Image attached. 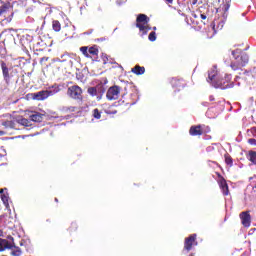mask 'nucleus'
<instances>
[{"instance_id":"obj_30","label":"nucleus","mask_w":256,"mask_h":256,"mask_svg":"<svg viewBox=\"0 0 256 256\" xmlns=\"http://www.w3.org/2000/svg\"><path fill=\"white\" fill-rule=\"evenodd\" d=\"M21 248H19V247H14V249H12V251H11V255H13V256H21Z\"/></svg>"},{"instance_id":"obj_18","label":"nucleus","mask_w":256,"mask_h":256,"mask_svg":"<svg viewBox=\"0 0 256 256\" xmlns=\"http://www.w3.org/2000/svg\"><path fill=\"white\" fill-rule=\"evenodd\" d=\"M3 191V189L0 190L2 202L5 205L6 209H9V196L3 193Z\"/></svg>"},{"instance_id":"obj_43","label":"nucleus","mask_w":256,"mask_h":256,"mask_svg":"<svg viewBox=\"0 0 256 256\" xmlns=\"http://www.w3.org/2000/svg\"><path fill=\"white\" fill-rule=\"evenodd\" d=\"M0 237H3V230H0Z\"/></svg>"},{"instance_id":"obj_31","label":"nucleus","mask_w":256,"mask_h":256,"mask_svg":"<svg viewBox=\"0 0 256 256\" xmlns=\"http://www.w3.org/2000/svg\"><path fill=\"white\" fill-rule=\"evenodd\" d=\"M231 8V0H225V4L223 6L224 13H227L229 9Z\"/></svg>"},{"instance_id":"obj_48","label":"nucleus","mask_w":256,"mask_h":256,"mask_svg":"<svg viewBox=\"0 0 256 256\" xmlns=\"http://www.w3.org/2000/svg\"><path fill=\"white\" fill-rule=\"evenodd\" d=\"M189 256H195V254L191 253V254H189Z\"/></svg>"},{"instance_id":"obj_15","label":"nucleus","mask_w":256,"mask_h":256,"mask_svg":"<svg viewBox=\"0 0 256 256\" xmlns=\"http://www.w3.org/2000/svg\"><path fill=\"white\" fill-rule=\"evenodd\" d=\"M132 73H134V75H144L145 74V67L140 66V65H136L131 69Z\"/></svg>"},{"instance_id":"obj_34","label":"nucleus","mask_w":256,"mask_h":256,"mask_svg":"<svg viewBox=\"0 0 256 256\" xmlns=\"http://www.w3.org/2000/svg\"><path fill=\"white\" fill-rule=\"evenodd\" d=\"M249 133H251V135L253 137H256V127H252L248 130Z\"/></svg>"},{"instance_id":"obj_2","label":"nucleus","mask_w":256,"mask_h":256,"mask_svg":"<svg viewBox=\"0 0 256 256\" xmlns=\"http://www.w3.org/2000/svg\"><path fill=\"white\" fill-rule=\"evenodd\" d=\"M150 19L146 14H138L136 18V27L139 29L142 35H147L149 31H151V27L149 26Z\"/></svg>"},{"instance_id":"obj_42","label":"nucleus","mask_w":256,"mask_h":256,"mask_svg":"<svg viewBox=\"0 0 256 256\" xmlns=\"http://www.w3.org/2000/svg\"><path fill=\"white\" fill-rule=\"evenodd\" d=\"M209 101H215V97L209 96Z\"/></svg>"},{"instance_id":"obj_12","label":"nucleus","mask_w":256,"mask_h":256,"mask_svg":"<svg viewBox=\"0 0 256 256\" xmlns=\"http://www.w3.org/2000/svg\"><path fill=\"white\" fill-rule=\"evenodd\" d=\"M0 65H1L2 75L4 77V80L8 82L10 79V76H9V68L7 67V63H5V61H1Z\"/></svg>"},{"instance_id":"obj_7","label":"nucleus","mask_w":256,"mask_h":256,"mask_svg":"<svg viewBox=\"0 0 256 256\" xmlns=\"http://www.w3.org/2000/svg\"><path fill=\"white\" fill-rule=\"evenodd\" d=\"M197 246V234H191L189 237H186L184 240V249L186 253L192 251L193 247Z\"/></svg>"},{"instance_id":"obj_37","label":"nucleus","mask_w":256,"mask_h":256,"mask_svg":"<svg viewBox=\"0 0 256 256\" xmlns=\"http://www.w3.org/2000/svg\"><path fill=\"white\" fill-rule=\"evenodd\" d=\"M107 83H109V80H107V78L102 79L101 85H107Z\"/></svg>"},{"instance_id":"obj_47","label":"nucleus","mask_w":256,"mask_h":256,"mask_svg":"<svg viewBox=\"0 0 256 256\" xmlns=\"http://www.w3.org/2000/svg\"><path fill=\"white\" fill-rule=\"evenodd\" d=\"M253 190L256 191V185L253 187Z\"/></svg>"},{"instance_id":"obj_29","label":"nucleus","mask_w":256,"mask_h":256,"mask_svg":"<svg viewBox=\"0 0 256 256\" xmlns=\"http://www.w3.org/2000/svg\"><path fill=\"white\" fill-rule=\"evenodd\" d=\"M92 115H93L94 119H101V112L99 111V108H95L92 111Z\"/></svg>"},{"instance_id":"obj_21","label":"nucleus","mask_w":256,"mask_h":256,"mask_svg":"<svg viewBox=\"0 0 256 256\" xmlns=\"http://www.w3.org/2000/svg\"><path fill=\"white\" fill-rule=\"evenodd\" d=\"M17 123H19V125H22L23 127H31V120L26 119V118H21L17 120Z\"/></svg>"},{"instance_id":"obj_40","label":"nucleus","mask_w":256,"mask_h":256,"mask_svg":"<svg viewBox=\"0 0 256 256\" xmlns=\"http://www.w3.org/2000/svg\"><path fill=\"white\" fill-rule=\"evenodd\" d=\"M167 5H173V0H165Z\"/></svg>"},{"instance_id":"obj_13","label":"nucleus","mask_w":256,"mask_h":256,"mask_svg":"<svg viewBox=\"0 0 256 256\" xmlns=\"http://www.w3.org/2000/svg\"><path fill=\"white\" fill-rule=\"evenodd\" d=\"M135 103H137V100L129 101L128 99H120L118 101L119 105H123L124 107H127V109H129V107H133V105H135Z\"/></svg>"},{"instance_id":"obj_26","label":"nucleus","mask_w":256,"mask_h":256,"mask_svg":"<svg viewBox=\"0 0 256 256\" xmlns=\"http://www.w3.org/2000/svg\"><path fill=\"white\" fill-rule=\"evenodd\" d=\"M224 158L226 165H228L229 167H233V158L231 157V155H229V153H226L224 155Z\"/></svg>"},{"instance_id":"obj_45","label":"nucleus","mask_w":256,"mask_h":256,"mask_svg":"<svg viewBox=\"0 0 256 256\" xmlns=\"http://www.w3.org/2000/svg\"><path fill=\"white\" fill-rule=\"evenodd\" d=\"M0 135H5V132H3V131H0Z\"/></svg>"},{"instance_id":"obj_41","label":"nucleus","mask_w":256,"mask_h":256,"mask_svg":"<svg viewBox=\"0 0 256 256\" xmlns=\"http://www.w3.org/2000/svg\"><path fill=\"white\" fill-rule=\"evenodd\" d=\"M198 1H199V0H192V4H193V5H197Z\"/></svg>"},{"instance_id":"obj_16","label":"nucleus","mask_w":256,"mask_h":256,"mask_svg":"<svg viewBox=\"0 0 256 256\" xmlns=\"http://www.w3.org/2000/svg\"><path fill=\"white\" fill-rule=\"evenodd\" d=\"M6 249H13V246L11 244H9V241L0 238V252L4 251Z\"/></svg>"},{"instance_id":"obj_9","label":"nucleus","mask_w":256,"mask_h":256,"mask_svg":"<svg viewBox=\"0 0 256 256\" xmlns=\"http://www.w3.org/2000/svg\"><path fill=\"white\" fill-rule=\"evenodd\" d=\"M204 133L202 125H193L189 129V135L192 137H201Z\"/></svg>"},{"instance_id":"obj_46","label":"nucleus","mask_w":256,"mask_h":256,"mask_svg":"<svg viewBox=\"0 0 256 256\" xmlns=\"http://www.w3.org/2000/svg\"><path fill=\"white\" fill-rule=\"evenodd\" d=\"M55 202H56V203H59V199L55 198Z\"/></svg>"},{"instance_id":"obj_44","label":"nucleus","mask_w":256,"mask_h":256,"mask_svg":"<svg viewBox=\"0 0 256 256\" xmlns=\"http://www.w3.org/2000/svg\"><path fill=\"white\" fill-rule=\"evenodd\" d=\"M101 93H105V88H102Z\"/></svg>"},{"instance_id":"obj_5","label":"nucleus","mask_w":256,"mask_h":256,"mask_svg":"<svg viewBox=\"0 0 256 256\" xmlns=\"http://www.w3.org/2000/svg\"><path fill=\"white\" fill-rule=\"evenodd\" d=\"M67 95L70 99H74L75 101H83V89L79 85L68 87Z\"/></svg>"},{"instance_id":"obj_11","label":"nucleus","mask_w":256,"mask_h":256,"mask_svg":"<svg viewBox=\"0 0 256 256\" xmlns=\"http://www.w3.org/2000/svg\"><path fill=\"white\" fill-rule=\"evenodd\" d=\"M219 177V187L222 189L223 195L227 196L229 195V185H227V180L221 174H218Z\"/></svg>"},{"instance_id":"obj_28","label":"nucleus","mask_w":256,"mask_h":256,"mask_svg":"<svg viewBox=\"0 0 256 256\" xmlns=\"http://www.w3.org/2000/svg\"><path fill=\"white\" fill-rule=\"evenodd\" d=\"M80 51H81L82 55H84V57H87V59H89V57H91V55H89V47L82 46V47H80Z\"/></svg>"},{"instance_id":"obj_36","label":"nucleus","mask_w":256,"mask_h":256,"mask_svg":"<svg viewBox=\"0 0 256 256\" xmlns=\"http://www.w3.org/2000/svg\"><path fill=\"white\" fill-rule=\"evenodd\" d=\"M77 229V223H72L71 226L69 227V231H76Z\"/></svg>"},{"instance_id":"obj_4","label":"nucleus","mask_w":256,"mask_h":256,"mask_svg":"<svg viewBox=\"0 0 256 256\" xmlns=\"http://www.w3.org/2000/svg\"><path fill=\"white\" fill-rule=\"evenodd\" d=\"M3 16L6 21H11L13 19V6L11 2H3L0 0V17Z\"/></svg>"},{"instance_id":"obj_35","label":"nucleus","mask_w":256,"mask_h":256,"mask_svg":"<svg viewBox=\"0 0 256 256\" xmlns=\"http://www.w3.org/2000/svg\"><path fill=\"white\" fill-rule=\"evenodd\" d=\"M248 143H249V145H254V147H256V139L255 138L248 139Z\"/></svg>"},{"instance_id":"obj_50","label":"nucleus","mask_w":256,"mask_h":256,"mask_svg":"<svg viewBox=\"0 0 256 256\" xmlns=\"http://www.w3.org/2000/svg\"><path fill=\"white\" fill-rule=\"evenodd\" d=\"M153 29H154V31H155V30L157 29V27H154Z\"/></svg>"},{"instance_id":"obj_19","label":"nucleus","mask_w":256,"mask_h":256,"mask_svg":"<svg viewBox=\"0 0 256 256\" xmlns=\"http://www.w3.org/2000/svg\"><path fill=\"white\" fill-rule=\"evenodd\" d=\"M171 85L174 89H181V87H183V83H181V80L177 78H173L171 80Z\"/></svg>"},{"instance_id":"obj_1","label":"nucleus","mask_w":256,"mask_h":256,"mask_svg":"<svg viewBox=\"0 0 256 256\" xmlns=\"http://www.w3.org/2000/svg\"><path fill=\"white\" fill-rule=\"evenodd\" d=\"M232 55L234 57V61L230 64L232 71H241L249 63V55L241 49L233 50Z\"/></svg>"},{"instance_id":"obj_3","label":"nucleus","mask_w":256,"mask_h":256,"mask_svg":"<svg viewBox=\"0 0 256 256\" xmlns=\"http://www.w3.org/2000/svg\"><path fill=\"white\" fill-rule=\"evenodd\" d=\"M217 75H218V71H217V67L213 66L209 71H208V83H211V85H213V87H215L216 89H227V87H229V84H227L226 86H223V81L221 82H217Z\"/></svg>"},{"instance_id":"obj_33","label":"nucleus","mask_w":256,"mask_h":256,"mask_svg":"<svg viewBox=\"0 0 256 256\" xmlns=\"http://www.w3.org/2000/svg\"><path fill=\"white\" fill-rule=\"evenodd\" d=\"M101 59L104 65H107L109 63V57L107 56V54H102Z\"/></svg>"},{"instance_id":"obj_10","label":"nucleus","mask_w":256,"mask_h":256,"mask_svg":"<svg viewBox=\"0 0 256 256\" xmlns=\"http://www.w3.org/2000/svg\"><path fill=\"white\" fill-rule=\"evenodd\" d=\"M239 217L243 227H251V214L249 211L241 212Z\"/></svg>"},{"instance_id":"obj_39","label":"nucleus","mask_w":256,"mask_h":256,"mask_svg":"<svg viewBox=\"0 0 256 256\" xmlns=\"http://www.w3.org/2000/svg\"><path fill=\"white\" fill-rule=\"evenodd\" d=\"M44 61H49V58H47V57L41 58L40 63H43Z\"/></svg>"},{"instance_id":"obj_22","label":"nucleus","mask_w":256,"mask_h":256,"mask_svg":"<svg viewBox=\"0 0 256 256\" xmlns=\"http://www.w3.org/2000/svg\"><path fill=\"white\" fill-rule=\"evenodd\" d=\"M5 129H15V122L12 120H6L2 123Z\"/></svg>"},{"instance_id":"obj_38","label":"nucleus","mask_w":256,"mask_h":256,"mask_svg":"<svg viewBox=\"0 0 256 256\" xmlns=\"http://www.w3.org/2000/svg\"><path fill=\"white\" fill-rule=\"evenodd\" d=\"M200 17H201V19H202L203 21H205V19H207V15H205V14H200Z\"/></svg>"},{"instance_id":"obj_6","label":"nucleus","mask_w":256,"mask_h":256,"mask_svg":"<svg viewBox=\"0 0 256 256\" xmlns=\"http://www.w3.org/2000/svg\"><path fill=\"white\" fill-rule=\"evenodd\" d=\"M119 95H121V87L117 85L111 86L106 92L108 101H117Z\"/></svg>"},{"instance_id":"obj_32","label":"nucleus","mask_w":256,"mask_h":256,"mask_svg":"<svg viewBox=\"0 0 256 256\" xmlns=\"http://www.w3.org/2000/svg\"><path fill=\"white\" fill-rule=\"evenodd\" d=\"M149 41H156L157 40V34L155 32H151L148 36Z\"/></svg>"},{"instance_id":"obj_24","label":"nucleus","mask_w":256,"mask_h":256,"mask_svg":"<svg viewBox=\"0 0 256 256\" xmlns=\"http://www.w3.org/2000/svg\"><path fill=\"white\" fill-rule=\"evenodd\" d=\"M101 87V84H99L97 87H90L88 88V94L91 95V97H97V89Z\"/></svg>"},{"instance_id":"obj_14","label":"nucleus","mask_w":256,"mask_h":256,"mask_svg":"<svg viewBox=\"0 0 256 256\" xmlns=\"http://www.w3.org/2000/svg\"><path fill=\"white\" fill-rule=\"evenodd\" d=\"M30 121H33L34 123H41V121H43V114L34 112V114L30 115Z\"/></svg>"},{"instance_id":"obj_8","label":"nucleus","mask_w":256,"mask_h":256,"mask_svg":"<svg viewBox=\"0 0 256 256\" xmlns=\"http://www.w3.org/2000/svg\"><path fill=\"white\" fill-rule=\"evenodd\" d=\"M51 95L50 91L42 90L36 93L27 94V98L33 99L34 101H45Z\"/></svg>"},{"instance_id":"obj_25","label":"nucleus","mask_w":256,"mask_h":256,"mask_svg":"<svg viewBox=\"0 0 256 256\" xmlns=\"http://www.w3.org/2000/svg\"><path fill=\"white\" fill-rule=\"evenodd\" d=\"M247 159L251 161L254 165H256V152L255 151H249L247 155Z\"/></svg>"},{"instance_id":"obj_20","label":"nucleus","mask_w":256,"mask_h":256,"mask_svg":"<svg viewBox=\"0 0 256 256\" xmlns=\"http://www.w3.org/2000/svg\"><path fill=\"white\" fill-rule=\"evenodd\" d=\"M88 54L90 55V57H97V55H99V49L97 48V46H92L88 48Z\"/></svg>"},{"instance_id":"obj_23","label":"nucleus","mask_w":256,"mask_h":256,"mask_svg":"<svg viewBox=\"0 0 256 256\" xmlns=\"http://www.w3.org/2000/svg\"><path fill=\"white\" fill-rule=\"evenodd\" d=\"M52 28H53V31H55L56 33H59V31H61V22H59L58 20H53Z\"/></svg>"},{"instance_id":"obj_17","label":"nucleus","mask_w":256,"mask_h":256,"mask_svg":"<svg viewBox=\"0 0 256 256\" xmlns=\"http://www.w3.org/2000/svg\"><path fill=\"white\" fill-rule=\"evenodd\" d=\"M61 113H75L77 111V107L75 106H62L60 108Z\"/></svg>"},{"instance_id":"obj_49","label":"nucleus","mask_w":256,"mask_h":256,"mask_svg":"<svg viewBox=\"0 0 256 256\" xmlns=\"http://www.w3.org/2000/svg\"><path fill=\"white\" fill-rule=\"evenodd\" d=\"M194 17L197 18V14H194Z\"/></svg>"},{"instance_id":"obj_27","label":"nucleus","mask_w":256,"mask_h":256,"mask_svg":"<svg viewBox=\"0 0 256 256\" xmlns=\"http://www.w3.org/2000/svg\"><path fill=\"white\" fill-rule=\"evenodd\" d=\"M104 113L106 115H117V110L113 108V106H109L108 108L104 109Z\"/></svg>"}]
</instances>
